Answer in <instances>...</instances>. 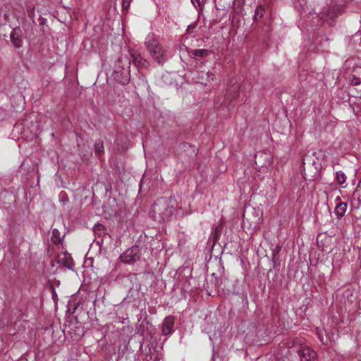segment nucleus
Instances as JSON below:
<instances>
[{"label": "nucleus", "instance_id": "f257e3e1", "mask_svg": "<svg viewBox=\"0 0 361 361\" xmlns=\"http://www.w3.org/2000/svg\"><path fill=\"white\" fill-rule=\"evenodd\" d=\"M145 44L152 59L158 63L166 59V51L159 43L153 33H149L145 38Z\"/></svg>", "mask_w": 361, "mask_h": 361}, {"label": "nucleus", "instance_id": "f03ea898", "mask_svg": "<svg viewBox=\"0 0 361 361\" xmlns=\"http://www.w3.org/2000/svg\"><path fill=\"white\" fill-rule=\"evenodd\" d=\"M130 61L128 56H121L116 62L113 73L114 79L118 82L125 85L130 81Z\"/></svg>", "mask_w": 361, "mask_h": 361}, {"label": "nucleus", "instance_id": "7ed1b4c3", "mask_svg": "<svg viewBox=\"0 0 361 361\" xmlns=\"http://www.w3.org/2000/svg\"><path fill=\"white\" fill-rule=\"evenodd\" d=\"M255 165L261 172H267L272 166V154L267 152H259L255 154Z\"/></svg>", "mask_w": 361, "mask_h": 361}, {"label": "nucleus", "instance_id": "20e7f679", "mask_svg": "<svg viewBox=\"0 0 361 361\" xmlns=\"http://www.w3.org/2000/svg\"><path fill=\"white\" fill-rule=\"evenodd\" d=\"M140 257L138 247L134 246L125 251L121 256V261L126 264H132L137 261Z\"/></svg>", "mask_w": 361, "mask_h": 361}, {"label": "nucleus", "instance_id": "39448f33", "mask_svg": "<svg viewBox=\"0 0 361 361\" xmlns=\"http://www.w3.org/2000/svg\"><path fill=\"white\" fill-rule=\"evenodd\" d=\"M167 206L166 200L164 199H162L159 201V203H155L153 205L152 211L155 214H159L161 218L164 220L166 217L169 216L171 214V211L167 210L164 212H161V208H165Z\"/></svg>", "mask_w": 361, "mask_h": 361}, {"label": "nucleus", "instance_id": "423d86ee", "mask_svg": "<svg viewBox=\"0 0 361 361\" xmlns=\"http://www.w3.org/2000/svg\"><path fill=\"white\" fill-rule=\"evenodd\" d=\"M301 361H313L316 358V353L309 347H302L299 351Z\"/></svg>", "mask_w": 361, "mask_h": 361}, {"label": "nucleus", "instance_id": "0eeeda50", "mask_svg": "<svg viewBox=\"0 0 361 361\" xmlns=\"http://www.w3.org/2000/svg\"><path fill=\"white\" fill-rule=\"evenodd\" d=\"M174 317L171 316L166 317L162 324V332L164 335H169L173 331L174 325Z\"/></svg>", "mask_w": 361, "mask_h": 361}, {"label": "nucleus", "instance_id": "6e6552de", "mask_svg": "<svg viewBox=\"0 0 361 361\" xmlns=\"http://www.w3.org/2000/svg\"><path fill=\"white\" fill-rule=\"evenodd\" d=\"M20 30L19 28H15L12 30V32L10 35V38H11L12 43L17 48H19L21 47V39H20Z\"/></svg>", "mask_w": 361, "mask_h": 361}, {"label": "nucleus", "instance_id": "1a4fd4ad", "mask_svg": "<svg viewBox=\"0 0 361 361\" xmlns=\"http://www.w3.org/2000/svg\"><path fill=\"white\" fill-rule=\"evenodd\" d=\"M130 55L133 59V62L137 66H147L148 62L142 59L140 55H136L135 53L130 51Z\"/></svg>", "mask_w": 361, "mask_h": 361}, {"label": "nucleus", "instance_id": "9d476101", "mask_svg": "<svg viewBox=\"0 0 361 361\" xmlns=\"http://www.w3.org/2000/svg\"><path fill=\"white\" fill-rule=\"evenodd\" d=\"M347 209V204L344 202H338L335 208V214L338 217L344 216Z\"/></svg>", "mask_w": 361, "mask_h": 361}, {"label": "nucleus", "instance_id": "9b49d317", "mask_svg": "<svg viewBox=\"0 0 361 361\" xmlns=\"http://www.w3.org/2000/svg\"><path fill=\"white\" fill-rule=\"evenodd\" d=\"M210 51L207 49H195L192 50V54L195 56L204 57L209 54Z\"/></svg>", "mask_w": 361, "mask_h": 361}, {"label": "nucleus", "instance_id": "f8f14e48", "mask_svg": "<svg viewBox=\"0 0 361 361\" xmlns=\"http://www.w3.org/2000/svg\"><path fill=\"white\" fill-rule=\"evenodd\" d=\"M336 178L337 182L339 184L342 185L345 183L346 176L343 171H337L336 173Z\"/></svg>", "mask_w": 361, "mask_h": 361}, {"label": "nucleus", "instance_id": "ddd939ff", "mask_svg": "<svg viewBox=\"0 0 361 361\" xmlns=\"http://www.w3.org/2000/svg\"><path fill=\"white\" fill-rule=\"evenodd\" d=\"M264 8L259 6H258L256 10H255V16H254V19L255 20H257L258 18H261L263 17V15H264Z\"/></svg>", "mask_w": 361, "mask_h": 361}, {"label": "nucleus", "instance_id": "4468645a", "mask_svg": "<svg viewBox=\"0 0 361 361\" xmlns=\"http://www.w3.org/2000/svg\"><path fill=\"white\" fill-rule=\"evenodd\" d=\"M334 16V13L329 12L328 14L326 15V17L324 18V16H322V18H324V21L331 25L333 23Z\"/></svg>", "mask_w": 361, "mask_h": 361}, {"label": "nucleus", "instance_id": "2eb2a0df", "mask_svg": "<svg viewBox=\"0 0 361 361\" xmlns=\"http://www.w3.org/2000/svg\"><path fill=\"white\" fill-rule=\"evenodd\" d=\"M207 82H206V85H207L208 83H210L212 81L214 80V75L211 72H207Z\"/></svg>", "mask_w": 361, "mask_h": 361}, {"label": "nucleus", "instance_id": "dca6fc26", "mask_svg": "<svg viewBox=\"0 0 361 361\" xmlns=\"http://www.w3.org/2000/svg\"><path fill=\"white\" fill-rule=\"evenodd\" d=\"M104 230V226L102 224H96L94 226V231L95 233L100 232Z\"/></svg>", "mask_w": 361, "mask_h": 361}, {"label": "nucleus", "instance_id": "f3484780", "mask_svg": "<svg viewBox=\"0 0 361 361\" xmlns=\"http://www.w3.org/2000/svg\"><path fill=\"white\" fill-rule=\"evenodd\" d=\"M96 152L99 154H102L104 152V147L102 144H97L95 146Z\"/></svg>", "mask_w": 361, "mask_h": 361}, {"label": "nucleus", "instance_id": "a211bd4d", "mask_svg": "<svg viewBox=\"0 0 361 361\" xmlns=\"http://www.w3.org/2000/svg\"><path fill=\"white\" fill-rule=\"evenodd\" d=\"M131 0H123L122 6L125 9H128L130 6V3Z\"/></svg>", "mask_w": 361, "mask_h": 361}, {"label": "nucleus", "instance_id": "6ab92c4d", "mask_svg": "<svg viewBox=\"0 0 361 361\" xmlns=\"http://www.w3.org/2000/svg\"><path fill=\"white\" fill-rule=\"evenodd\" d=\"M64 258H66V261L63 262V264L66 267L71 268V262L66 258V255H64Z\"/></svg>", "mask_w": 361, "mask_h": 361}, {"label": "nucleus", "instance_id": "aec40b11", "mask_svg": "<svg viewBox=\"0 0 361 361\" xmlns=\"http://www.w3.org/2000/svg\"><path fill=\"white\" fill-rule=\"evenodd\" d=\"M319 338L323 344H327V339L324 340V337L321 336L320 334H319Z\"/></svg>", "mask_w": 361, "mask_h": 361}, {"label": "nucleus", "instance_id": "412c9836", "mask_svg": "<svg viewBox=\"0 0 361 361\" xmlns=\"http://www.w3.org/2000/svg\"><path fill=\"white\" fill-rule=\"evenodd\" d=\"M353 82V84H354V85H358V84H360V79H359V78H354V80H353V82Z\"/></svg>", "mask_w": 361, "mask_h": 361}, {"label": "nucleus", "instance_id": "4be33fe9", "mask_svg": "<svg viewBox=\"0 0 361 361\" xmlns=\"http://www.w3.org/2000/svg\"><path fill=\"white\" fill-rule=\"evenodd\" d=\"M34 14V10H30L29 15H33Z\"/></svg>", "mask_w": 361, "mask_h": 361}, {"label": "nucleus", "instance_id": "5701e85b", "mask_svg": "<svg viewBox=\"0 0 361 361\" xmlns=\"http://www.w3.org/2000/svg\"><path fill=\"white\" fill-rule=\"evenodd\" d=\"M340 200V197H336V201H338V200Z\"/></svg>", "mask_w": 361, "mask_h": 361}]
</instances>
